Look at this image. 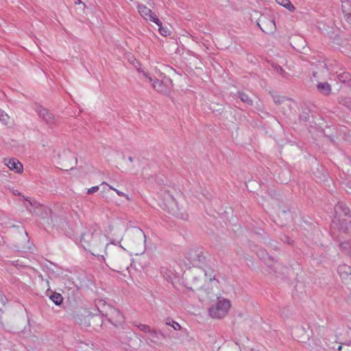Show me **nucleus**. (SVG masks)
I'll return each mask as SVG.
<instances>
[{"label":"nucleus","instance_id":"obj_1","mask_svg":"<svg viewBox=\"0 0 351 351\" xmlns=\"http://www.w3.org/2000/svg\"><path fill=\"white\" fill-rule=\"evenodd\" d=\"M97 311L102 315L105 316L107 319L114 326H119L123 323L124 317L121 313L110 305L107 304L105 301L99 300L96 302Z\"/></svg>","mask_w":351,"mask_h":351},{"label":"nucleus","instance_id":"obj_2","mask_svg":"<svg viewBox=\"0 0 351 351\" xmlns=\"http://www.w3.org/2000/svg\"><path fill=\"white\" fill-rule=\"evenodd\" d=\"M143 75L157 92L164 95H168L170 93L172 82L169 77L164 76L162 80H159L145 71H143Z\"/></svg>","mask_w":351,"mask_h":351},{"label":"nucleus","instance_id":"obj_3","mask_svg":"<svg viewBox=\"0 0 351 351\" xmlns=\"http://www.w3.org/2000/svg\"><path fill=\"white\" fill-rule=\"evenodd\" d=\"M164 209L169 213L183 220L188 218V214L184 210H180L177 208V204L174 197L169 192L165 193L163 196Z\"/></svg>","mask_w":351,"mask_h":351},{"label":"nucleus","instance_id":"obj_4","mask_svg":"<svg viewBox=\"0 0 351 351\" xmlns=\"http://www.w3.org/2000/svg\"><path fill=\"white\" fill-rule=\"evenodd\" d=\"M341 210L343 213V217H335L332 220V226H339V228L345 232L351 230V217L348 216L349 208L341 204H337L335 207V213Z\"/></svg>","mask_w":351,"mask_h":351},{"label":"nucleus","instance_id":"obj_5","mask_svg":"<svg viewBox=\"0 0 351 351\" xmlns=\"http://www.w3.org/2000/svg\"><path fill=\"white\" fill-rule=\"evenodd\" d=\"M230 306V300L227 299H219L209 308L208 312L213 318L221 319L228 314Z\"/></svg>","mask_w":351,"mask_h":351},{"label":"nucleus","instance_id":"obj_6","mask_svg":"<svg viewBox=\"0 0 351 351\" xmlns=\"http://www.w3.org/2000/svg\"><path fill=\"white\" fill-rule=\"evenodd\" d=\"M315 332L317 334H315V332L312 330L311 337L312 341L314 342L315 346H317L320 343L319 337L323 339L325 341V343L328 346H330V343H341L339 341V337L337 335L335 337H329L331 331L328 328L324 327H319L316 328Z\"/></svg>","mask_w":351,"mask_h":351},{"label":"nucleus","instance_id":"obj_7","mask_svg":"<svg viewBox=\"0 0 351 351\" xmlns=\"http://www.w3.org/2000/svg\"><path fill=\"white\" fill-rule=\"evenodd\" d=\"M257 25L260 29L266 34L274 33L276 30L275 21L266 16H261L257 21Z\"/></svg>","mask_w":351,"mask_h":351},{"label":"nucleus","instance_id":"obj_8","mask_svg":"<svg viewBox=\"0 0 351 351\" xmlns=\"http://www.w3.org/2000/svg\"><path fill=\"white\" fill-rule=\"evenodd\" d=\"M138 12L140 15L147 21H150L157 25L161 24V21L149 8L143 4H139L137 6Z\"/></svg>","mask_w":351,"mask_h":351},{"label":"nucleus","instance_id":"obj_9","mask_svg":"<svg viewBox=\"0 0 351 351\" xmlns=\"http://www.w3.org/2000/svg\"><path fill=\"white\" fill-rule=\"evenodd\" d=\"M39 117L43 119L46 124L52 125L56 123V119L55 116L50 112L47 109L41 106H38L36 108Z\"/></svg>","mask_w":351,"mask_h":351},{"label":"nucleus","instance_id":"obj_10","mask_svg":"<svg viewBox=\"0 0 351 351\" xmlns=\"http://www.w3.org/2000/svg\"><path fill=\"white\" fill-rule=\"evenodd\" d=\"M337 272L345 283H351V267L349 265H340L337 268Z\"/></svg>","mask_w":351,"mask_h":351},{"label":"nucleus","instance_id":"obj_11","mask_svg":"<svg viewBox=\"0 0 351 351\" xmlns=\"http://www.w3.org/2000/svg\"><path fill=\"white\" fill-rule=\"evenodd\" d=\"M23 199H24V200L27 202L28 204H29V206H31V208H30L27 206V208L32 214L36 215H40L41 214V212L40 211V210L43 209V206L39 202H38L37 201H36L34 199H33V200L29 199L27 197H25L24 196H23Z\"/></svg>","mask_w":351,"mask_h":351},{"label":"nucleus","instance_id":"obj_12","mask_svg":"<svg viewBox=\"0 0 351 351\" xmlns=\"http://www.w3.org/2000/svg\"><path fill=\"white\" fill-rule=\"evenodd\" d=\"M5 165L11 170L14 171L16 173H21L23 171L22 164L16 159L12 158L5 160Z\"/></svg>","mask_w":351,"mask_h":351},{"label":"nucleus","instance_id":"obj_13","mask_svg":"<svg viewBox=\"0 0 351 351\" xmlns=\"http://www.w3.org/2000/svg\"><path fill=\"white\" fill-rule=\"evenodd\" d=\"M160 336H162V334L156 330H150L148 333L147 340L152 343H157L160 340Z\"/></svg>","mask_w":351,"mask_h":351},{"label":"nucleus","instance_id":"obj_14","mask_svg":"<svg viewBox=\"0 0 351 351\" xmlns=\"http://www.w3.org/2000/svg\"><path fill=\"white\" fill-rule=\"evenodd\" d=\"M317 89L320 93L324 95H328L331 91L330 85L327 82L318 84Z\"/></svg>","mask_w":351,"mask_h":351},{"label":"nucleus","instance_id":"obj_15","mask_svg":"<svg viewBox=\"0 0 351 351\" xmlns=\"http://www.w3.org/2000/svg\"><path fill=\"white\" fill-rule=\"evenodd\" d=\"M101 185H107V186L109 187V189H110L113 190L114 191H115V192H116V193H117L119 196H120V197H125L127 200H128V201H131V198L130 197V196H129L128 194H126V193H123V192H122V191H119V190L117 189L116 188L113 187L112 186H111V185H110V184H107L106 182H103L101 183Z\"/></svg>","mask_w":351,"mask_h":351},{"label":"nucleus","instance_id":"obj_16","mask_svg":"<svg viewBox=\"0 0 351 351\" xmlns=\"http://www.w3.org/2000/svg\"><path fill=\"white\" fill-rule=\"evenodd\" d=\"M276 2L289 10V11L292 12L294 10L295 8L293 5L291 3V2L289 0H276Z\"/></svg>","mask_w":351,"mask_h":351},{"label":"nucleus","instance_id":"obj_17","mask_svg":"<svg viewBox=\"0 0 351 351\" xmlns=\"http://www.w3.org/2000/svg\"><path fill=\"white\" fill-rule=\"evenodd\" d=\"M239 97L245 104L252 106L253 104L252 99L245 93L239 92Z\"/></svg>","mask_w":351,"mask_h":351},{"label":"nucleus","instance_id":"obj_18","mask_svg":"<svg viewBox=\"0 0 351 351\" xmlns=\"http://www.w3.org/2000/svg\"><path fill=\"white\" fill-rule=\"evenodd\" d=\"M50 299L53 301V302L56 305H58V306L60 305L62 302V300H63V298H62V295L60 293H53L50 296Z\"/></svg>","mask_w":351,"mask_h":351},{"label":"nucleus","instance_id":"obj_19","mask_svg":"<svg viewBox=\"0 0 351 351\" xmlns=\"http://www.w3.org/2000/svg\"><path fill=\"white\" fill-rule=\"evenodd\" d=\"M166 325L171 326L175 330H180L181 326L174 320L167 319L165 322Z\"/></svg>","mask_w":351,"mask_h":351},{"label":"nucleus","instance_id":"obj_20","mask_svg":"<svg viewBox=\"0 0 351 351\" xmlns=\"http://www.w3.org/2000/svg\"><path fill=\"white\" fill-rule=\"evenodd\" d=\"M136 327H137L141 331L145 332V333H149L150 331V327L148 325L143 324H138L134 325Z\"/></svg>","mask_w":351,"mask_h":351},{"label":"nucleus","instance_id":"obj_21","mask_svg":"<svg viewBox=\"0 0 351 351\" xmlns=\"http://www.w3.org/2000/svg\"><path fill=\"white\" fill-rule=\"evenodd\" d=\"M338 78L340 81L346 82L351 80L350 75L349 73H343L341 74L338 75Z\"/></svg>","mask_w":351,"mask_h":351},{"label":"nucleus","instance_id":"obj_22","mask_svg":"<svg viewBox=\"0 0 351 351\" xmlns=\"http://www.w3.org/2000/svg\"><path fill=\"white\" fill-rule=\"evenodd\" d=\"M350 4L348 1H345L342 3V10L345 14L350 11Z\"/></svg>","mask_w":351,"mask_h":351},{"label":"nucleus","instance_id":"obj_23","mask_svg":"<svg viewBox=\"0 0 351 351\" xmlns=\"http://www.w3.org/2000/svg\"><path fill=\"white\" fill-rule=\"evenodd\" d=\"M341 103L347 106L351 110V99L350 98H344L341 99Z\"/></svg>","mask_w":351,"mask_h":351},{"label":"nucleus","instance_id":"obj_24","mask_svg":"<svg viewBox=\"0 0 351 351\" xmlns=\"http://www.w3.org/2000/svg\"><path fill=\"white\" fill-rule=\"evenodd\" d=\"M8 119V114L2 110L0 109V121L5 123Z\"/></svg>","mask_w":351,"mask_h":351},{"label":"nucleus","instance_id":"obj_25","mask_svg":"<svg viewBox=\"0 0 351 351\" xmlns=\"http://www.w3.org/2000/svg\"><path fill=\"white\" fill-rule=\"evenodd\" d=\"M159 27V32L161 35L166 36L168 32V29L167 28H165L162 26V23L160 25H158Z\"/></svg>","mask_w":351,"mask_h":351},{"label":"nucleus","instance_id":"obj_26","mask_svg":"<svg viewBox=\"0 0 351 351\" xmlns=\"http://www.w3.org/2000/svg\"><path fill=\"white\" fill-rule=\"evenodd\" d=\"M340 247L344 250H349L350 249V243H341L340 244Z\"/></svg>","mask_w":351,"mask_h":351},{"label":"nucleus","instance_id":"obj_27","mask_svg":"<svg viewBox=\"0 0 351 351\" xmlns=\"http://www.w3.org/2000/svg\"><path fill=\"white\" fill-rule=\"evenodd\" d=\"M98 190H99V186H93V187L88 189V191H87V193L88 194H90V193H93L97 192Z\"/></svg>","mask_w":351,"mask_h":351},{"label":"nucleus","instance_id":"obj_28","mask_svg":"<svg viewBox=\"0 0 351 351\" xmlns=\"http://www.w3.org/2000/svg\"><path fill=\"white\" fill-rule=\"evenodd\" d=\"M136 234L139 237H143L144 239H145V235L141 229L136 230Z\"/></svg>","mask_w":351,"mask_h":351},{"label":"nucleus","instance_id":"obj_29","mask_svg":"<svg viewBox=\"0 0 351 351\" xmlns=\"http://www.w3.org/2000/svg\"><path fill=\"white\" fill-rule=\"evenodd\" d=\"M274 69L276 70V72H278L282 75V73L284 72L282 68L279 65H276L275 66Z\"/></svg>","mask_w":351,"mask_h":351},{"label":"nucleus","instance_id":"obj_30","mask_svg":"<svg viewBox=\"0 0 351 351\" xmlns=\"http://www.w3.org/2000/svg\"><path fill=\"white\" fill-rule=\"evenodd\" d=\"M345 17L346 19V21L351 23V12H349L345 14Z\"/></svg>","mask_w":351,"mask_h":351},{"label":"nucleus","instance_id":"obj_31","mask_svg":"<svg viewBox=\"0 0 351 351\" xmlns=\"http://www.w3.org/2000/svg\"><path fill=\"white\" fill-rule=\"evenodd\" d=\"M305 332V330L303 327H298V328H295V330H294V332L296 333V332Z\"/></svg>","mask_w":351,"mask_h":351},{"label":"nucleus","instance_id":"obj_32","mask_svg":"<svg viewBox=\"0 0 351 351\" xmlns=\"http://www.w3.org/2000/svg\"><path fill=\"white\" fill-rule=\"evenodd\" d=\"M282 241H283L285 243H287L289 244L291 243V241H290V239L287 237V236H284L283 238L281 239Z\"/></svg>","mask_w":351,"mask_h":351},{"label":"nucleus","instance_id":"obj_33","mask_svg":"<svg viewBox=\"0 0 351 351\" xmlns=\"http://www.w3.org/2000/svg\"><path fill=\"white\" fill-rule=\"evenodd\" d=\"M197 258L199 261L205 258V257L202 254H198Z\"/></svg>","mask_w":351,"mask_h":351},{"label":"nucleus","instance_id":"obj_34","mask_svg":"<svg viewBox=\"0 0 351 351\" xmlns=\"http://www.w3.org/2000/svg\"><path fill=\"white\" fill-rule=\"evenodd\" d=\"M75 4H80L82 3L81 0H74Z\"/></svg>","mask_w":351,"mask_h":351},{"label":"nucleus","instance_id":"obj_35","mask_svg":"<svg viewBox=\"0 0 351 351\" xmlns=\"http://www.w3.org/2000/svg\"><path fill=\"white\" fill-rule=\"evenodd\" d=\"M348 334L350 337H351V328H349L348 330Z\"/></svg>","mask_w":351,"mask_h":351},{"label":"nucleus","instance_id":"obj_36","mask_svg":"<svg viewBox=\"0 0 351 351\" xmlns=\"http://www.w3.org/2000/svg\"><path fill=\"white\" fill-rule=\"evenodd\" d=\"M341 349H342V346L341 345L339 346L337 350L339 351H340V350H341Z\"/></svg>","mask_w":351,"mask_h":351},{"label":"nucleus","instance_id":"obj_37","mask_svg":"<svg viewBox=\"0 0 351 351\" xmlns=\"http://www.w3.org/2000/svg\"><path fill=\"white\" fill-rule=\"evenodd\" d=\"M14 195H19V193L18 192V191H14Z\"/></svg>","mask_w":351,"mask_h":351},{"label":"nucleus","instance_id":"obj_38","mask_svg":"<svg viewBox=\"0 0 351 351\" xmlns=\"http://www.w3.org/2000/svg\"><path fill=\"white\" fill-rule=\"evenodd\" d=\"M263 254H264V252H263V251H261V254H258V256H263Z\"/></svg>","mask_w":351,"mask_h":351},{"label":"nucleus","instance_id":"obj_39","mask_svg":"<svg viewBox=\"0 0 351 351\" xmlns=\"http://www.w3.org/2000/svg\"><path fill=\"white\" fill-rule=\"evenodd\" d=\"M129 160H130V162H132V161H133V158H132V157H131V156H130V157H129Z\"/></svg>","mask_w":351,"mask_h":351},{"label":"nucleus","instance_id":"obj_40","mask_svg":"<svg viewBox=\"0 0 351 351\" xmlns=\"http://www.w3.org/2000/svg\"><path fill=\"white\" fill-rule=\"evenodd\" d=\"M342 344H346V345H348L349 346L350 343V342H348V343L346 342V343H342Z\"/></svg>","mask_w":351,"mask_h":351},{"label":"nucleus","instance_id":"obj_41","mask_svg":"<svg viewBox=\"0 0 351 351\" xmlns=\"http://www.w3.org/2000/svg\"><path fill=\"white\" fill-rule=\"evenodd\" d=\"M201 287H202L201 286H199V287H196V289H199V288H201Z\"/></svg>","mask_w":351,"mask_h":351},{"label":"nucleus","instance_id":"obj_42","mask_svg":"<svg viewBox=\"0 0 351 351\" xmlns=\"http://www.w3.org/2000/svg\"><path fill=\"white\" fill-rule=\"evenodd\" d=\"M210 280H213V278H212L211 276H210Z\"/></svg>","mask_w":351,"mask_h":351}]
</instances>
